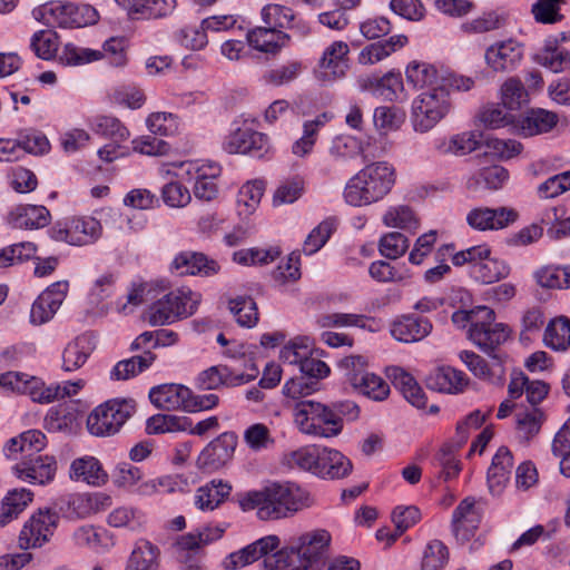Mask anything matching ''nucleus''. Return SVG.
Instances as JSON below:
<instances>
[{"instance_id":"nucleus-1","label":"nucleus","mask_w":570,"mask_h":570,"mask_svg":"<svg viewBox=\"0 0 570 570\" xmlns=\"http://www.w3.org/2000/svg\"><path fill=\"white\" fill-rule=\"evenodd\" d=\"M240 504L244 510L257 509L261 520H276L308 507L309 494L294 483H272L249 492Z\"/></svg>"},{"instance_id":"nucleus-2","label":"nucleus","mask_w":570,"mask_h":570,"mask_svg":"<svg viewBox=\"0 0 570 570\" xmlns=\"http://www.w3.org/2000/svg\"><path fill=\"white\" fill-rule=\"evenodd\" d=\"M395 184V169L386 161H375L353 176L344 189L352 206H364L384 198Z\"/></svg>"},{"instance_id":"nucleus-3","label":"nucleus","mask_w":570,"mask_h":570,"mask_svg":"<svg viewBox=\"0 0 570 570\" xmlns=\"http://www.w3.org/2000/svg\"><path fill=\"white\" fill-rule=\"evenodd\" d=\"M0 386L28 394L35 402L50 403L55 400L76 395L83 387V381H67L61 384L45 386L41 380L36 376L21 372H7L0 375Z\"/></svg>"},{"instance_id":"nucleus-4","label":"nucleus","mask_w":570,"mask_h":570,"mask_svg":"<svg viewBox=\"0 0 570 570\" xmlns=\"http://www.w3.org/2000/svg\"><path fill=\"white\" fill-rule=\"evenodd\" d=\"M294 421L304 434L332 438L342 431L338 414L331 407L312 400H304L294 406Z\"/></svg>"},{"instance_id":"nucleus-5","label":"nucleus","mask_w":570,"mask_h":570,"mask_svg":"<svg viewBox=\"0 0 570 570\" xmlns=\"http://www.w3.org/2000/svg\"><path fill=\"white\" fill-rule=\"evenodd\" d=\"M452 87H433L419 95L412 102V125L415 131L431 130L450 111Z\"/></svg>"},{"instance_id":"nucleus-6","label":"nucleus","mask_w":570,"mask_h":570,"mask_svg":"<svg viewBox=\"0 0 570 570\" xmlns=\"http://www.w3.org/2000/svg\"><path fill=\"white\" fill-rule=\"evenodd\" d=\"M132 399H112L95 407L87 417V429L95 436H110L135 413Z\"/></svg>"},{"instance_id":"nucleus-7","label":"nucleus","mask_w":570,"mask_h":570,"mask_svg":"<svg viewBox=\"0 0 570 570\" xmlns=\"http://www.w3.org/2000/svg\"><path fill=\"white\" fill-rule=\"evenodd\" d=\"M199 297L189 289L170 292L149 307L148 322L157 326L188 317L196 312Z\"/></svg>"},{"instance_id":"nucleus-8","label":"nucleus","mask_w":570,"mask_h":570,"mask_svg":"<svg viewBox=\"0 0 570 570\" xmlns=\"http://www.w3.org/2000/svg\"><path fill=\"white\" fill-rule=\"evenodd\" d=\"M406 80L414 88L426 90L433 87L450 86L456 91H469L474 87V80L470 77L456 75L453 72H439V70L428 62L412 61L406 67Z\"/></svg>"},{"instance_id":"nucleus-9","label":"nucleus","mask_w":570,"mask_h":570,"mask_svg":"<svg viewBox=\"0 0 570 570\" xmlns=\"http://www.w3.org/2000/svg\"><path fill=\"white\" fill-rule=\"evenodd\" d=\"M59 522V515L50 509H39L23 524L19 547L23 550L41 548L50 541Z\"/></svg>"},{"instance_id":"nucleus-10","label":"nucleus","mask_w":570,"mask_h":570,"mask_svg":"<svg viewBox=\"0 0 570 570\" xmlns=\"http://www.w3.org/2000/svg\"><path fill=\"white\" fill-rule=\"evenodd\" d=\"M519 218V213L511 207H497L491 208L480 206L472 208L466 214V224L474 230H500L507 228L515 223Z\"/></svg>"},{"instance_id":"nucleus-11","label":"nucleus","mask_w":570,"mask_h":570,"mask_svg":"<svg viewBox=\"0 0 570 570\" xmlns=\"http://www.w3.org/2000/svg\"><path fill=\"white\" fill-rule=\"evenodd\" d=\"M238 438L234 432H224L209 442L200 452L197 465L207 471L223 468L234 456Z\"/></svg>"},{"instance_id":"nucleus-12","label":"nucleus","mask_w":570,"mask_h":570,"mask_svg":"<svg viewBox=\"0 0 570 570\" xmlns=\"http://www.w3.org/2000/svg\"><path fill=\"white\" fill-rule=\"evenodd\" d=\"M523 58V46L514 39L497 41L484 52L487 66L494 72H511Z\"/></svg>"},{"instance_id":"nucleus-13","label":"nucleus","mask_w":570,"mask_h":570,"mask_svg":"<svg viewBox=\"0 0 570 570\" xmlns=\"http://www.w3.org/2000/svg\"><path fill=\"white\" fill-rule=\"evenodd\" d=\"M223 149L228 154H248L262 157L268 149V137L250 128H236L223 141Z\"/></svg>"},{"instance_id":"nucleus-14","label":"nucleus","mask_w":570,"mask_h":570,"mask_svg":"<svg viewBox=\"0 0 570 570\" xmlns=\"http://www.w3.org/2000/svg\"><path fill=\"white\" fill-rule=\"evenodd\" d=\"M69 288L67 281L51 284L33 302L30 311V322L33 325H42L49 322L65 301Z\"/></svg>"},{"instance_id":"nucleus-15","label":"nucleus","mask_w":570,"mask_h":570,"mask_svg":"<svg viewBox=\"0 0 570 570\" xmlns=\"http://www.w3.org/2000/svg\"><path fill=\"white\" fill-rule=\"evenodd\" d=\"M348 45L344 41L332 42L323 52L316 76L324 82H331L345 76L348 68Z\"/></svg>"},{"instance_id":"nucleus-16","label":"nucleus","mask_w":570,"mask_h":570,"mask_svg":"<svg viewBox=\"0 0 570 570\" xmlns=\"http://www.w3.org/2000/svg\"><path fill=\"white\" fill-rule=\"evenodd\" d=\"M511 331L503 323L491 318H480L474 327L469 328V338L484 353L491 354L510 337Z\"/></svg>"},{"instance_id":"nucleus-17","label":"nucleus","mask_w":570,"mask_h":570,"mask_svg":"<svg viewBox=\"0 0 570 570\" xmlns=\"http://www.w3.org/2000/svg\"><path fill=\"white\" fill-rule=\"evenodd\" d=\"M12 470L16 476L22 481L45 485L55 479L57 461L53 456L36 455L24 458Z\"/></svg>"},{"instance_id":"nucleus-18","label":"nucleus","mask_w":570,"mask_h":570,"mask_svg":"<svg viewBox=\"0 0 570 570\" xmlns=\"http://www.w3.org/2000/svg\"><path fill=\"white\" fill-rule=\"evenodd\" d=\"M433 325L426 317L414 314L403 315L391 324V335L402 343H415L432 332Z\"/></svg>"},{"instance_id":"nucleus-19","label":"nucleus","mask_w":570,"mask_h":570,"mask_svg":"<svg viewBox=\"0 0 570 570\" xmlns=\"http://www.w3.org/2000/svg\"><path fill=\"white\" fill-rule=\"evenodd\" d=\"M481 521V513L475 507L473 498H465L454 509L452 515V529L455 538L468 541Z\"/></svg>"},{"instance_id":"nucleus-20","label":"nucleus","mask_w":570,"mask_h":570,"mask_svg":"<svg viewBox=\"0 0 570 570\" xmlns=\"http://www.w3.org/2000/svg\"><path fill=\"white\" fill-rule=\"evenodd\" d=\"M188 397L189 389L181 384H163L153 387L149 392L150 402L166 411H186Z\"/></svg>"},{"instance_id":"nucleus-21","label":"nucleus","mask_w":570,"mask_h":570,"mask_svg":"<svg viewBox=\"0 0 570 570\" xmlns=\"http://www.w3.org/2000/svg\"><path fill=\"white\" fill-rule=\"evenodd\" d=\"M460 358L476 377L492 384L503 383L504 367L500 356H492L493 363L491 366L483 357L472 351H462Z\"/></svg>"},{"instance_id":"nucleus-22","label":"nucleus","mask_w":570,"mask_h":570,"mask_svg":"<svg viewBox=\"0 0 570 570\" xmlns=\"http://www.w3.org/2000/svg\"><path fill=\"white\" fill-rule=\"evenodd\" d=\"M69 476L72 481L85 482L92 487H101L108 481V474L101 463L91 455L75 459L70 464Z\"/></svg>"},{"instance_id":"nucleus-23","label":"nucleus","mask_w":570,"mask_h":570,"mask_svg":"<svg viewBox=\"0 0 570 570\" xmlns=\"http://www.w3.org/2000/svg\"><path fill=\"white\" fill-rule=\"evenodd\" d=\"M50 213L45 206L19 205L8 215V223L12 228L38 229L50 223Z\"/></svg>"},{"instance_id":"nucleus-24","label":"nucleus","mask_w":570,"mask_h":570,"mask_svg":"<svg viewBox=\"0 0 570 570\" xmlns=\"http://www.w3.org/2000/svg\"><path fill=\"white\" fill-rule=\"evenodd\" d=\"M513 468V456L511 451L501 446L492 459L488 470V487L493 495H500L510 480Z\"/></svg>"},{"instance_id":"nucleus-25","label":"nucleus","mask_w":570,"mask_h":570,"mask_svg":"<svg viewBox=\"0 0 570 570\" xmlns=\"http://www.w3.org/2000/svg\"><path fill=\"white\" fill-rule=\"evenodd\" d=\"M256 374H233L227 366H212L203 371L197 379L200 390H216L222 385L237 386L255 379Z\"/></svg>"},{"instance_id":"nucleus-26","label":"nucleus","mask_w":570,"mask_h":570,"mask_svg":"<svg viewBox=\"0 0 570 570\" xmlns=\"http://www.w3.org/2000/svg\"><path fill=\"white\" fill-rule=\"evenodd\" d=\"M171 268L179 275L202 274L209 276L218 273L219 265L202 253L184 252L175 257Z\"/></svg>"},{"instance_id":"nucleus-27","label":"nucleus","mask_w":570,"mask_h":570,"mask_svg":"<svg viewBox=\"0 0 570 570\" xmlns=\"http://www.w3.org/2000/svg\"><path fill=\"white\" fill-rule=\"evenodd\" d=\"M466 375L450 366H442L431 372L426 377L429 389L449 394H456L468 385Z\"/></svg>"},{"instance_id":"nucleus-28","label":"nucleus","mask_w":570,"mask_h":570,"mask_svg":"<svg viewBox=\"0 0 570 570\" xmlns=\"http://www.w3.org/2000/svg\"><path fill=\"white\" fill-rule=\"evenodd\" d=\"M331 542V535L325 530L302 534L293 547L302 561H306V570L325 552Z\"/></svg>"},{"instance_id":"nucleus-29","label":"nucleus","mask_w":570,"mask_h":570,"mask_svg":"<svg viewBox=\"0 0 570 570\" xmlns=\"http://www.w3.org/2000/svg\"><path fill=\"white\" fill-rule=\"evenodd\" d=\"M509 179L508 170L499 165L483 167L466 179L465 187L471 193L498 190Z\"/></svg>"},{"instance_id":"nucleus-30","label":"nucleus","mask_w":570,"mask_h":570,"mask_svg":"<svg viewBox=\"0 0 570 570\" xmlns=\"http://www.w3.org/2000/svg\"><path fill=\"white\" fill-rule=\"evenodd\" d=\"M95 350L94 336L85 333L67 344L62 353V368L72 372L80 368Z\"/></svg>"},{"instance_id":"nucleus-31","label":"nucleus","mask_w":570,"mask_h":570,"mask_svg":"<svg viewBox=\"0 0 570 570\" xmlns=\"http://www.w3.org/2000/svg\"><path fill=\"white\" fill-rule=\"evenodd\" d=\"M353 469L351 460L342 452L321 448V456L317 470V476L327 479H342L347 476Z\"/></svg>"},{"instance_id":"nucleus-32","label":"nucleus","mask_w":570,"mask_h":570,"mask_svg":"<svg viewBox=\"0 0 570 570\" xmlns=\"http://www.w3.org/2000/svg\"><path fill=\"white\" fill-rule=\"evenodd\" d=\"M246 38L254 49L266 53H276L289 40L287 33L266 26L248 31Z\"/></svg>"},{"instance_id":"nucleus-33","label":"nucleus","mask_w":570,"mask_h":570,"mask_svg":"<svg viewBox=\"0 0 570 570\" xmlns=\"http://www.w3.org/2000/svg\"><path fill=\"white\" fill-rule=\"evenodd\" d=\"M232 485L223 480H212L197 489L195 505L202 511H213L230 494Z\"/></svg>"},{"instance_id":"nucleus-34","label":"nucleus","mask_w":570,"mask_h":570,"mask_svg":"<svg viewBox=\"0 0 570 570\" xmlns=\"http://www.w3.org/2000/svg\"><path fill=\"white\" fill-rule=\"evenodd\" d=\"M389 376L392 379L393 384L401 391L407 402L417 409L425 406V394L411 374L401 367L394 366L389 370Z\"/></svg>"},{"instance_id":"nucleus-35","label":"nucleus","mask_w":570,"mask_h":570,"mask_svg":"<svg viewBox=\"0 0 570 570\" xmlns=\"http://www.w3.org/2000/svg\"><path fill=\"white\" fill-rule=\"evenodd\" d=\"M361 87L386 100H394L403 91V80L401 73L387 72L382 77L372 76L362 79Z\"/></svg>"},{"instance_id":"nucleus-36","label":"nucleus","mask_w":570,"mask_h":570,"mask_svg":"<svg viewBox=\"0 0 570 570\" xmlns=\"http://www.w3.org/2000/svg\"><path fill=\"white\" fill-rule=\"evenodd\" d=\"M71 245L85 246L95 243L102 235L99 220L94 217H78L69 222Z\"/></svg>"},{"instance_id":"nucleus-37","label":"nucleus","mask_w":570,"mask_h":570,"mask_svg":"<svg viewBox=\"0 0 570 570\" xmlns=\"http://www.w3.org/2000/svg\"><path fill=\"white\" fill-rule=\"evenodd\" d=\"M556 112L546 109H531L520 120V129L524 136H534L550 131L558 124Z\"/></svg>"},{"instance_id":"nucleus-38","label":"nucleus","mask_w":570,"mask_h":570,"mask_svg":"<svg viewBox=\"0 0 570 570\" xmlns=\"http://www.w3.org/2000/svg\"><path fill=\"white\" fill-rule=\"evenodd\" d=\"M544 421V413L539 407L523 410L515 414V435L520 442L529 443L537 436Z\"/></svg>"},{"instance_id":"nucleus-39","label":"nucleus","mask_w":570,"mask_h":570,"mask_svg":"<svg viewBox=\"0 0 570 570\" xmlns=\"http://www.w3.org/2000/svg\"><path fill=\"white\" fill-rule=\"evenodd\" d=\"M159 554L157 546L146 539H140L135 544L126 570H154L158 564Z\"/></svg>"},{"instance_id":"nucleus-40","label":"nucleus","mask_w":570,"mask_h":570,"mask_svg":"<svg viewBox=\"0 0 570 570\" xmlns=\"http://www.w3.org/2000/svg\"><path fill=\"white\" fill-rule=\"evenodd\" d=\"M543 342L553 351H567L570 347V318L563 315L552 318L546 327Z\"/></svg>"},{"instance_id":"nucleus-41","label":"nucleus","mask_w":570,"mask_h":570,"mask_svg":"<svg viewBox=\"0 0 570 570\" xmlns=\"http://www.w3.org/2000/svg\"><path fill=\"white\" fill-rule=\"evenodd\" d=\"M156 356L150 351L127 360L119 361L110 372V377L116 381L129 380L148 368Z\"/></svg>"},{"instance_id":"nucleus-42","label":"nucleus","mask_w":570,"mask_h":570,"mask_svg":"<svg viewBox=\"0 0 570 570\" xmlns=\"http://www.w3.org/2000/svg\"><path fill=\"white\" fill-rule=\"evenodd\" d=\"M32 492L27 489H14L3 498L0 512V523L6 525L16 519L32 501Z\"/></svg>"},{"instance_id":"nucleus-43","label":"nucleus","mask_w":570,"mask_h":570,"mask_svg":"<svg viewBox=\"0 0 570 570\" xmlns=\"http://www.w3.org/2000/svg\"><path fill=\"white\" fill-rule=\"evenodd\" d=\"M320 456L321 446L306 445L287 453L284 456V462L292 469L296 468L317 475Z\"/></svg>"},{"instance_id":"nucleus-44","label":"nucleus","mask_w":570,"mask_h":570,"mask_svg":"<svg viewBox=\"0 0 570 570\" xmlns=\"http://www.w3.org/2000/svg\"><path fill=\"white\" fill-rule=\"evenodd\" d=\"M263 570H306V561H302L293 544L276 551L263 560Z\"/></svg>"},{"instance_id":"nucleus-45","label":"nucleus","mask_w":570,"mask_h":570,"mask_svg":"<svg viewBox=\"0 0 570 570\" xmlns=\"http://www.w3.org/2000/svg\"><path fill=\"white\" fill-rule=\"evenodd\" d=\"M386 227L415 230L419 227V218L414 210L407 205H395L389 207L382 217Z\"/></svg>"},{"instance_id":"nucleus-46","label":"nucleus","mask_w":570,"mask_h":570,"mask_svg":"<svg viewBox=\"0 0 570 570\" xmlns=\"http://www.w3.org/2000/svg\"><path fill=\"white\" fill-rule=\"evenodd\" d=\"M190 425L191 421L187 416L156 414L147 420L146 431L148 434H160L187 431Z\"/></svg>"},{"instance_id":"nucleus-47","label":"nucleus","mask_w":570,"mask_h":570,"mask_svg":"<svg viewBox=\"0 0 570 570\" xmlns=\"http://www.w3.org/2000/svg\"><path fill=\"white\" fill-rule=\"evenodd\" d=\"M353 389L373 401H383L390 394V386L381 376L370 373L365 377H353Z\"/></svg>"},{"instance_id":"nucleus-48","label":"nucleus","mask_w":570,"mask_h":570,"mask_svg":"<svg viewBox=\"0 0 570 570\" xmlns=\"http://www.w3.org/2000/svg\"><path fill=\"white\" fill-rule=\"evenodd\" d=\"M482 144V134L479 131H464L450 138L448 144L441 147L442 153L455 156H464L476 150Z\"/></svg>"},{"instance_id":"nucleus-49","label":"nucleus","mask_w":570,"mask_h":570,"mask_svg":"<svg viewBox=\"0 0 570 570\" xmlns=\"http://www.w3.org/2000/svg\"><path fill=\"white\" fill-rule=\"evenodd\" d=\"M46 446V435L38 430L23 432L19 438H13L8 442L10 452L26 453V458L36 456Z\"/></svg>"},{"instance_id":"nucleus-50","label":"nucleus","mask_w":570,"mask_h":570,"mask_svg":"<svg viewBox=\"0 0 570 570\" xmlns=\"http://www.w3.org/2000/svg\"><path fill=\"white\" fill-rule=\"evenodd\" d=\"M551 450L553 455L560 459V473L570 478V420L556 433Z\"/></svg>"},{"instance_id":"nucleus-51","label":"nucleus","mask_w":570,"mask_h":570,"mask_svg":"<svg viewBox=\"0 0 570 570\" xmlns=\"http://www.w3.org/2000/svg\"><path fill=\"white\" fill-rule=\"evenodd\" d=\"M230 313L238 325L254 327L258 322L257 305L252 297L239 296L229 301Z\"/></svg>"},{"instance_id":"nucleus-52","label":"nucleus","mask_w":570,"mask_h":570,"mask_svg":"<svg viewBox=\"0 0 570 570\" xmlns=\"http://www.w3.org/2000/svg\"><path fill=\"white\" fill-rule=\"evenodd\" d=\"M264 194V184L261 180L248 181L242 186L237 196L239 215H250L255 212Z\"/></svg>"},{"instance_id":"nucleus-53","label":"nucleus","mask_w":570,"mask_h":570,"mask_svg":"<svg viewBox=\"0 0 570 570\" xmlns=\"http://www.w3.org/2000/svg\"><path fill=\"white\" fill-rule=\"evenodd\" d=\"M405 121V112L396 107L381 106L375 108L373 122L381 132L395 131Z\"/></svg>"},{"instance_id":"nucleus-54","label":"nucleus","mask_w":570,"mask_h":570,"mask_svg":"<svg viewBox=\"0 0 570 570\" xmlns=\"http://www.w3.org/2000/svg\"><path fill=\"white\" fill-rule=\"evenodd\" d=\"M223 533V528L208 525L200 530H196L195 532L181 535L178 539L177 544L183 550H196L219 539Z\"/></svg>"},{"instance_id":"nucleus-55","label":"nucleus","mask_w":570,"mask_h":570,"mask_svg":"<svg viewBox=\"0 0 570 570\" xmlns=\"http://www.w3.org/2000/svg\"><path fill=\"white\" fill-rule=\"evenodd\" d=\"M363 151L362 142L353 136H338L334 138L331 147L330 155L334 160L345 163L355 159Z\"/></svg>"},{"instance_id":"nucleus-56","label":"nucleus","mask_w":570,"mask_h":570,"mask_svg":"<svg viewBox=\"0 0 570 570\" xmlns=\"http://www.w3.org/2000/svg\"><path fill=\"white\" fill-rule=\"evenodd\" d=\"M145 523V517L136 508L122 505L114 509L108 515V524L114 528L137 530Z\"/></svg>"},{"instance_id":"nucleus-57","label":"nucleus","mask_w":570,"mask_h":570,"mask_svg":"<svg viewBox=\"0 0 570 570\" xmlns=\"http://www.w3.org/2000/svg\"><path fill=\"white\" fill-rule=\"evenodd\" d=\"M433 463L440 468V478L444 481L455 478L460 470V461L456 459V449L451 444L440 448L433 459Z\"/></svg>"},{"instance_id":"nucleus-58","label":"nucleus","mask_w":570,"mask_h":570,"mask_svg":"<svg viewBox=\"0 0 570 570\" xmlns=\"http://www.w3.org/2000/svg\"><path fill=\"white\" fill-rule=\"evenodd\" d=\"M244 441L246 445L254 452H261L274 446L275 440L271 430L263 423L249 425L244 431Z\"/></svg>"},{"instance_id":"nucleus-59","label":"nucleus","mask_w":570,"mask_h":570,"mask_svg":"<svg viewBox=\"0 0 570 570\" xmlns=\"http://www.w3.org/2000/svg\"><path fill=\"white\" fill-rule=\"evenodd\" d=\"M448 560V547L440 540H432L423 551L421 570H443Z\"/></svg>"},{"instance_id":"nucleus-60","label":"nucleus","mask_w":570,"mask_h":570,"mask_svg":"<svg viewBox=\"0 0 570 570\" xmlns=\"http://www.w3.org/2000/svg\"><path fill=\"white\" fill-rule=\"evenodd\" d=\"M336 228L335 220L327 218L321 222L306 237L303 250L307 255H312L320 250L328 240Z\"/></svg>"},{"instance_id":"nucleus-61","label":"nucleus","mask_w":570,"mask_h":570,"mask_svg":"<svg viewBox=\"0 0 570 570\" xmlns=\"http://www.w3.org/2000/svg\"><path fill=\"white\" fill-rule=\"evenodd\" d=\"M102 58L99 50L77 47L73 43H67L59 55V61L66 66H79L92 62Z\"/></svg>"},{"instance_id":"nucleus-62","label":"nucleus","mask_w":570,"mask_h":570,"mask_svg":"<svg viewBox=\"0 0 570 570\" xmlns=\"http://www.w3.org/2000/svg\"><path fill=\"white\" fill-rule=\"evenodd\" d=\"M30 47L37 57L49 60L57 53L58 36L52 30H39L32 36Z\"/></svg>"},{"instance_id":"nucleus-63","label":"nucleus","mask_w":570,"mask_h":570,"mask_svg":"<svg viewBox=\"0 0 570 570\" xmlns=\"http://www.w3.org/2000/svg\"><path fill=\"white\" fill-rule=\"evenodd\" d=\"M474 273L483 283L491 284L507 277L510 267L504 261L493 259L489 256L476 265Z\"/></svg>"},{"instance_id":"nucleus-64","label":"nucleus","mask_w":570,"mask_h":570,"mask_svg":"<svg viewBox=\"0 0 570 570\" xmlns=\"http://www.w3.org/2000/svg\"><path fill=\"white\" fill-rule=\"evenodd\" d=\"M409 248V239L399 232L386 233L380 238L379 250L382 256L396 259L401 257Z\"/></svg>"}]
</instances>
